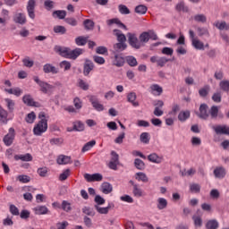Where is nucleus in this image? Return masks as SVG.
<instances>
[{
  "label": "nucleus",
  "mask_w": 229,
  "mask_h": 229,
  "mask_svg": "<svg viewBox=\"0 0 229 229\" xmlns=\"http://www.w3.org/2000/svg\"><path fill=\"white\" fill-rule=\"evenodd\" d=\"M38 119H41L33 129V133L37 137H40L42 133H46L47 131V120L46 119V113L40 112L38 114Z\"/></svg>",
  "instance_id": "obj_1"
},
{
  "label": "nucleus",
  "mask_w": 229,
  "mask_h": 229,
  "mask_svg": "<svg viewBox=\"0 0 229 229\" xmlns=\"http://www.w3.org/2000/svg\"><path fill=\"white\" fill-rule=\"evenodd\" d=\"M139 40L141 44V47H145L146 44L149 42V40H158V36L155 33V30H149L148 31H143L139 36Z\"/></svg>",
  "instance_id": "obj_2"
},
{
  "label": "nucleus",
  "mask_w": 229,
  "mask_h": 229,
  "mask_svg": "<svg viewBox=\"0 0 229 229\" xmlns=\"http://www.w3.org/2000/svg\"><path fill=\"white\" fill-rule=\"evenodd\" d=\"M128 44L132 47V49H140L142 45L140 43V39L137 38V34L129 32L127 33Z\"/></svg>",
  "instance_id": "obj_3"
},
{
  "label": "nucleus",
  "mask_w": 229,
  "mask_h": 229,
  "mask_svg": "<svg viewBox=\"0 0 229 229\" xmlns=\"http://www.w3.org/2000/svg\"><path fill=\"white\" fill-rule=\"evenodd\" d=\"M13 140H15V129L11 127L9 132L4 137L3 142L5 146L10 147L13 144Z\"/></svg>",
  "instance_id": "obj_4"
},
{
  "label": "nucleus",
  "mask_w": 229,
  "mask_h": 229,
  "mask_svg": "<svg viewBox=\"0 0 229 229\" xmlns=\"http://www.w3.org/2000/svg\"><path fill=\"white\" fill-rule=\"evenodd\" d=\"M55 53H57L60 56L63 58H69L70 57V53H71V48L67 47H62V46H55L54 47Z\"/></svg>",
  "instance_id": "obj_5"
},
{
  "label": "nucleus",
  "mask_w": 229,
  "mask_h": 229,
  "mask_svg": "<svg viewBox=\"0 0 229 229\" xmlns=\"http://www.w3.org/2000/svg\"><path fill=\"white\" fill-rule=\"evenodd\" d=\"M96 67L94 65V62L92 60L86 58L84 59V64H83V75L84 76H89L90 72H92V70Z\"/></svg>",
  "instance_id": "obj_6"
},
{
  "label": "nucleus",
  "mask_w": 229,
  "mask_h": 229,
  "mask_svg": "<svg viewBox=\"0 0 229 229\" xmlns=\"http://www.w3.org/2000/svg\"><path fill=\"white\" fill-rule=\"evenodd\" d=\"M197 115L199 117V119L207 121V119L209 117L208 106L207 104H201L199 106V113H197Z\"/></svg>",
  "instance_id": "obj_7"
},
{
  "label": "nucleus",
  "mask_w": 229,
  "mask_h": 229,
  "mask_svg": "<svg viewBox=\"0 0 229 229\" xmlns=\"http://www.w3.org/2000/svg\"><path fill=\"white\" fill-rule=\"evenodd\" d=\"M89 102L91 103L93 108L97 110V112H103V110H105V106L103 104L99 103V100L96 96H90Z\"/></svg>",
  "instance_id": "obj_8"
},
{
  "label": "nucleus",
  "mask_w": 229,
  "mask_h": 229,
  "mask_svg": "<svg viewBox=\"0 0 229 229\" xmlns=\"http://www.w3.org/2000/svg\"><path fill=\"white\" fill-rule=\"evenodd\" d=\"M35 6H37V2L35 0H29L27 4V12L30 19H35Z\"/></svg>",
  "instance_id": "obj_9"
},
{
  "label": "nucleus",
  "mask_w": 229,
  "mask_h": 229,
  "mask_svg": "<svg viewBox=\"0 0 229 229\" xmlns=\"http://www.w3.org/2000/svg\"><path fill=\"white\" fill-rule=\"evenodd\" d=\"M114 55V61H113V64L115 65V67H123L126 62V59H124V57H123L122 55H119L118 53L113 52Z\"/></svg>",
  "instance_id": "obj_10"
},
{
  "label": "nucleus",
  "mask_w": 229,
  "mask_h": 229,
  "mask_svg": "<svg viewBox=\"0 0 229 229\" xmlns=\"http://www.w3.org/2000/svg\"><path fill=\"white\" fill-rule=\"evenodd\" d=\"M22 101L25 105H27V106H35L36 108H38V106H40V104H38V102H35V100H33L31 95L23 96Z\"/></svg>",
  "instance_id": "obj_11"
},
{
  "label": "nucleus",
  "mask_w": 229,
  "mask_h": 229,
  "mask_svg": "<svg viewBox=\"0 0 229 229\" xmlns=\"http://www.w3.org/2000/svg\"><path fill=\"white\" fill-rule=\"evenodd\" d=\"M213 174L215 178H218L219 180H222V178H225L226 176V169L223 166L216 167L213 171Z\"/></svg>",
  "instance_id": "obj_12"
},
{
  "label": "nucleus",
  "mask_w": 229,
  "mask_h": 229,
  "mask_svg": "<svg viewBox=\"0 0 229 229\" xmlns=\"http://www.w3.org/2000/svg\"><path fill=\"white\" fill-rule=\"evenodd\" d=\"M214 131L216 135H229V127L226 125L213 127Z\"/></svg>",
  "instance_id": "obj_13"
},
{
  "label": "nucleus",
  "mask_w": 229,
  "mask_h": 229,
  "mask_svg": "<svg viewBox=\"0 0 229 229\" xmlns=\"http://www.w3.org/2000/svg\"><path fill=\"white\" fill-rule=\"evenodd\" d=\"M14 160H21V162H31L33 161V156H31L30 153L15 155Z\"/></svg>",
  "instance_id": "obj_14"
},
{
  "label": "nucleus",
  "mask_w": 229,
  "mask_h": 229,
  "mask_svg": "<svg viewBox=\"0 0 229 229\" xmlns=\"http://www.w3.org/2000/svg\"><path fill=\"white\" fill-rule=\"evenodd\" d=\"M13 22H15V24H21V26L24 25V23L26 22V15L21 13H16L13 16Z\"/></svg>",
  "instance_id": "obj_15"
},
{
  "label": "nucleus",
  "mask_w": 229,
  "mask_h": 229,
  "mask_svg": "<svg viewBox=\"0 0 229 229\" xmlns=\"http://www.w3.org/2000/svg\"><path fill=\"white\" fill-rule=\"evenodd\" d=\"M113 32L118 42L126 44V36L120 30L114 29Z\"/></svg>",
  "instance_id": "obj_16"
},
{
  "label": "nucleus",
  "mask_w": 229,
  "mask_h": 229,
  "mask_svg": "<svg viewBox=\"0 0 229 229\" xmlns=\"http://www.w3.org/2000/svg\"><path fill=\"white\" fill-rule=\"evenodd\" d=\"M33 210L37 216H46L49 213V209L46 206H38Z\"/></svg>",
  "instance_id": "obj_17"
},
{
  "label": "nucleus",
  "mask_w": 229,
  "mask_h": 229,
  "mask_svg": "<svg viewBox=\"0 0 229 229\" xmlns=\"http://www.w3.org/2000/svg\"><path fill=\"white\" fill-rule=\"evenodd\" d=\"M127 101L131 103L132 106H139L140 104L137 102V94L135 92H130L127 95Z\"/></svg>",
  "instance_id": "obj_18"
},
{
  "label": "nucleus",
  "mask_w": 229,
  "mask_h": 229,
  "mask_svg": "<svg viewBox=\"0 0 229 229\" xmlns=\"http://www.w3.org/2000/svg\"><path fill=\"white\" fill-rule=\"evenodd\" d=\"M100 191L103 192V194H110L112 191H114V187L110 182H103L100 186Z\"/></svg>",
  "instance_id": "obj_19"
},
{
  "label": "nucleus",
  "mask_w": 229,
  "mask_h": 229,
  "mask_svg": "<svg viewBox=\"0 0 229 229\" xmlns=\"http://www.w3.org/2000/svg\"><path fill=\"white\" fill-rule=\"evenodd\" d=\"M43 71L46 74H49V72H52V74H58V69L51 64H45L43 66Z\"/></svg>",
  "instance_id": "obj_20"
},
{
  "label": "nucleus",
  "mask_w": 229,
  "mask_h": 229,
  "mask_svg": "<svg viewBox=\"0 0 229 229\" xmlns=\"http://www.w3.org/2000/svg\"><path fill=\"white\" fill-rule=\"evenodd\" d=\"M84 50L82 48H75L73 50L70 49V60H76L78 56L83 55Z\"/></svg>",
  "instance_id": "obj_21"
},
{
  "label": "nucleus",
  "mask_w": 229,
  "mask_h": 229,
  "mask_svg": "<svg viewBox=\"0 0 229 229\" xmlns=\"http://www.w3.org/2000/svg\"><path fill=\"white\" fill-rule=\"evenodd\" d=\"M57 164H59V165H67V164H72V162L71 161V157L69 156H64V155H60L56 160Z\"/></svg>",
  "instance_id": "obj_22"
},
{
  "label": "nucleus",
  "mask_w": 229,
  "mask_h": 229,
  "mask_svg": "<svg viewBox=\"0 0 229 229\" xmlns=\"http://www.w3.org/2000/svg\"><path fill=\"white\" fill-rule=\"evenodd\" d=\"M112 24H117L119 28H123V30H128L126 25H124V23H123L122 21L117 18H114L107 21V26H112Z\"/></svg>",
  "instance_id": "obj_23"
},
{
  "label": "nucleus",
  "mask_w": 229,
  "mask_h": 229,
  "mask_svg": "<svg viewBox=\"0 0 229 229\" xmlns=\"http://www.w3.org/2000/svg\"><path fill=\"white\" fill-rule=\"evenodd\" d=\"M39 87H40V90L41 92H43V94H47L48 90H52V89H55V87L47 82L45 81H41L39 82Z\"/></svg>",
  "instance_id": "obj_24"
},
{
  "label": "nucleus",
  "mask_w": 229,
  "mask_h": 229,
  "mask_svg": "<svg viewBox=\"0 0 229 229\" xmlns=\"http://www.w3.org/2000/svg\"><path fill=\"white\" fill-rule=\"evenodd\" d=\"M0 121L3 124L8 123V112L0 106Z\"/></svg>",
  "instance_id": "obj_25"
},
{
  "label": "nucleus",
  "mask_w": 229,
  "mask_h": 229,
  "mask_svg": "<svg viewBox=\"0 0 229 229\" xmlns=\"http://www.w3.org/2000/svg\"><path fill=\"white\" fill-rule=\"evenodd\" d=\"M126 47H128V45H126V43H115L114 45V51L113 53H121V51H124L126 49Z\"/></svg>",
  "instance_id": "obj_26"
},
{
  "label": "nucleus",
  "mask_w": 229,
  "mask_h": 229,
  "mask_svg": "<svg viewBox=\"0 0 229 229\" xmlns=\"http://www.w3.org/2000/svg\"><path fill=\"white\" fill-rule=\"evenodd\" d=\"M134 167H136V169L139 171H144V169H146V163H144V161H142L140 158H135Z\"/></svg>",
  "instance_id": "obj_27"
},
{
  "label": "nucleus",
  "mask_w": 229,
  "mask_h": 229,
  "mask_svg": "<svg viewBox=\"0 0 229 229\" xmlns=\"http://www.w3.org/2000/svg\"><path fill=\"white\" fill-rule=\"evenodd\" d=\"M150 91L152 94H157V96H161L164 89L158 84H152L150 86Z\"/></svg>",
  "instance_id": "obj_28"
},
{
  "label": "nucleus",
  "mask_w": 229,
  "mask_h": 229,
  "mask_svg": "<svg viewBox=\"0 0 229 229\" xmlns=\"http://www.w3.org/2000/svg\"><path fill=\"white\" fill-rule=\"evenodd\" d=\"M134 12L139 15H146V13H148V6L144 4H140L135 7Z\"/></svg>",
  "instance_id": "obj_29"
},
{
  "label": "nucleus",
  "mask_w": 229,
  "mask_h": 229,
  "mask_svg": "<svg viewBox=\"0 0 229 229\" xmlns=\"http://www.w3.org/2000/svg\"><path fill=\"white\" fill-rule=\"evenodd\" d=\"M148 160L149 162H153V164H161L162 163V157H158L157 153H152L148 156Z\"/></svg>",
  "instance_id": "obj_30"
},
{
  "label": "nucleus",
  "mask_w": 229,
  "mask_h": 229,
  "mask_svg": "<svg viewBox=\"0 0 229 229\" xmlns=\"http://www.w3.org/2000/svg\"><path fill=\"white\" fill-rule=\"evenodd\" d=\"M189 117H191V111L186 110V111H182L179 114H178V119L181 123H185V121L187 119H189Z\"/></svg>",
  "instance_id": "obj_31"
},
{
  "label": "nucleus",
  "mask_w": 229,
  "mask_h": 229,
  "mask_svg": "<svg viewBox=\"0 0 229 229\" xmlns=\"http://www.w3.org/2000/svg\"><path fill=\"white\" fill-rule=\"evenodd\" d=\"M125 60L130 67H137V65L139 64V63L137 62V58H135V56L133 55L126 56Z\"/></svg>",
  "instance_id": "obj_32"
},
{
  "label": "nucleus",
  "mask_w": 229,
  "mask_h": 229,
  "mask_svg": "<svg viewBox=\"0 0 229 229\" xmlns=\"http://www.w3.org/2000/svg\"><path fill=\"white\" fill-rule=\"evenodd\" d=\"M53 17H56L57 19L64 20L67 16V12L64 10L54 11L52 13Z\"/></svg>",
  "instance_id": "obj_33"
},
{
  "label": "nucleus",
  "mask_w": 229,
  "mask_h": 229,
  "mask_svg": "<svg viewBox=\"0 0 229 229\" xmlns=\"http://www.w3.org/2000/svg\"><path fill=\"white\" fill-rule=\"evenodd\" d=\"M135 178L138 180V182H143L144 183H148V182H149L148 175H146V174H144L143 172L136 173Z\"/></svg>",
  "instance_id": "obj_34"
},
{
  "label": "nucleus",
  "mask_w": 229,
  "mask_h": 229,
  "mask_svg": "<svg viewBox=\"0 0 229 229\" xmlns=\"http://www.w3.org/2000/svg\"><path fill=\"white\" fill-rule=\"evenodd\" d=\"M96 146V140H90L87 142L81 148L82 153H86V151H90L92 147Z\"/></svg>",
  "instance_id": "obj_35"
},
{
  "label": "nucleus",
  "mask_w": 229,
  "mask_h": 229,
  "mask_svg": "<svg viewBox=\"0 0 229 229\" xmlns=\"http://www.w3.org/2000/svg\"><path fill=\"white\" fill-rule=\"evenodd\" d=\"M54 33L57 35H65L67 33V29L62 25H56L54 27Z\"/></svg>",
  "instance_id": "obj_36"
},
{
  "label": "nucleus",
  "mask_w": 229,
  "mask_h": 229,
  "mask_svg": "<svg viewBox=\"0 0 229 229\" xmlns=\"http://www.w3.org/2000/svg\"><path fill=\"white\" fill-rule=\"evenodd\" d=\"M83 26H84L85 30H87L88 31H90V30H94L95 23L92 20L86 19L83 21Z\"/></svg>",
  "instance_id": "obj_37"
},
{
  "label": "nucleus",
  "mask_w": 229,
  "mask_h": 229,
  "mask_svg": "<svg viewBox=\"0 0 229 229\" xmlns=\"http://www.w3.org/2000/svg\"><path fill=\"white\" fill-rule=\"evenodd\" d=\"M167 208V199L164 198L157 199V208L158 210H164Z\"/></svg>",
  "instance_id": "obj_38"
},
{
  "label": "nucleus",
  "mask_w": 229,
  "mask_h": 229,
  "mask_svg": "<svg viewBox=\"0 0 229 229\" xmlns=\"http://www.w3.org/2000/svg\"><path fill=\"white\" fill-rule=\"evenodd\" d=\"M175 10H177V12H184L187 13L189 12V7L185 5V2H180L176 4Z\"/></svg>",
  "instance_id": "obj_39"
},
{
  "label": "nucleus",
  "mask_w": 229,
  "mask_h": 229,
  "mask_svg": "<svg viewBox=\"0 0 229 229\" xmlns=\"http://www.w3.org/2000/svg\"><path fill=\"white\" fill-rule=\"evenodd\" d=\"M82 213L91 217H94V216H96V211H94V208L87 206L82 208Z\"/></svg>",
  "instance_id": "obj_40"
},
{
  "label": "nucleus",
  "mask_w": 229,
  "mask_h": 229,
  "mask_svg": "<svg viewBox=\"0 0 229 229\" xmlns=\"http://www.w3.org/2000/svg\"><path fill=\"white\" fill-rule=\"evenodd\" d=\"M94 208L97 209V212H98V214H108L110 208H112V206L109 204L107 207L106 208H101L98 205L94 206Z\"/></svg>",
  "instance_id": "obj_41"
},
{
  "label": "nucleus",
  "mask_w": 229,
  "mask_h": 229,
  "mask_svg": "<svg viewBox=\"0 0 229 229\" xmlns=\"http://www.w3.org/2000/svg\"><path fill=\"white\" fill-rule=\"evenodd\" d=\"M206 228L207 229H216V228H219V223L216 219L209 220L207 223V225H206Z\"/></svg>",
  "instance_id": "obj_42"
},
{
  "label": "nucleus",
  "mask_w": 229,
  "mask_h": 229,
  "mask_svg": "<svg viewBox=\"0 0 229 229\" xmlns=\"http://www.w3.org/2000/svg\"><path fill=\"white\" fill-rule=\"evenodd\" d=\"M217 114H219V108L217 107V106H211L209 110V115L211 119H217Z\"/></svg>",
  "instance_id": "obj_43"
},
{
  "label": "nucleus",
  "mask_w": 229,
  "mask_h": 229,
  "mask_svg": "<svg viewBox=\"0 0 229 229\" xmlns=\"http://www.w3.org/2000/svg\"><path fill=\"white\" fill-rule=\"evenodd\" d=\"M192 46L193 47H195V49H199V50H205V45L203 44V42H201L199 39H193L192 40Z\"/></svg>",
  "instance_id": "obj_44"
},
{
  "label": "nucleus",
  "mask_w": 229,
  "mask_h": 229,
  "mask_svg": "<svg viewBox=\"0 0 229 229\" xmlns=\"http://www.w3.org/2000/svg\"><path fill=\"white\" fill-rule=\"evenodd\" d=\"M36 119H37V114H35V112H31L27 114L25 121L26 123H29V124H33Z\"/></svg>",
  "instance_id": "obj_45"
},
{
  "label": "nucleus",
  "mask_w": 229,
  "mask_h": 229,
  "mask_svg": "<svg viewBox=\"0 0 229 229\" xmlns=\"http://www.w3.org/2000/svg\"><path fill=\"white\" fill-rule=\"evenodd\" d=\"M210 90V86L206 85L204 88H201L199 90V94L200 96V98H207V96H208V91Z\"/></svg>",
  "instance_id": "obj_46"
},
{
  "label": "nucleus",
  "mask_w": 229,
  "mask_h": 229,
  "mask_svg": "<svg viewBox=\"0 0 229 229\" xmlns=\"http://www.w3.org/2000/svg\"><path fill=\"white\" fill-rule=\"evenodd\" d=\"M88 39L89 38L83 36L78 37L75 38V44H77L78 46H86Z\"/></svg>",
  "instance_id": "obj_47"
},
{
  "label": "nucleus",
  "mask_w": 229,
  "mask_h": 229,
  "mask_svg": "<svg viewBox=\"0 0 229 229\" xmlns=\"http://www.w3.org/2000/svg\"><path fill=\"white\" fill-rule=\"evenodd\" d=\"M69 176H71V169L67 168L64 171V173L59 175V180L60 182H65V180L69 178Z\"/></svg>",
  "instance_id": "obj_48"
},
{
  "label": "nucleus",
  "mask_w": 229,
  "mask_h": 229,
  "mask_svg": "<svg viewBox=\"0 0 229 229\" xmlns=\"http://www.w3.org/2000/svg\"><path fill=\"white\" fill-rule=\"evenodd\" d=\"M140 140L143 144H149V133L148 132H142L140 136Z\"/></svg>",
  "instance_id": "obj_49"
},
{
  "label": "nucleus",
  "mask_w": 229,
  "mask_h": 229,
  "mask_svg": "<svg viewBox=\"0 0 229 229\" xmlns=\"http://www.w3.org/2000/svg\"><path fill=\"white\" fill-rule=\"evenodd\" d=\"M17 180L21 182V183H30L31 182V177L26 174L18 175Z\"/></svg>",
  "instance_id": "obj_50"
},
{
  "label": "nucleus",
  "mask_w": 229,
  "mask_h": 229,
  "mask_svg": "<svg viewBox=\"0 0 229 229\" xmlns=\"http://www.w3.org/2000/svg\"><path fill=\"white\" fill-rule=\"evenodd\" d=\"M4 101L7 103L9 112H13V110H15V102L11 98H5Z\"/></svg>",
  "instance_id": "obj_51"
},
{
  "label": "nucleus",
  "mask_w": 229,
  "mask_h": 229,
  "mask_svg": "<svg viewBox=\"0 0 229 229\" xmlns=\"http://www.w3.org/2000/svg\"><path fill=\"white\" fill-rule=\"evenodd\" d=\"M118 10L122 15H130L131 13L130 9L124 4L118 5Z\"/></svg>",
  "instance_id": "obj_52"
},
{
  "label": "nucleus",
  "mask_w": 229,
  "mask_h": 229,
  "mask_svg": "<svg viewBox=\"0 0 229 229\" xmlns=\"http://www.w3.org/2000/svg\"><path fill=\"white\" fill-rule=\"evenodd\" d=\"M193 19L196 22H202V24L207 22V16L205 14H196Z\"/></svg>",
  "instance_id": "obj_53"
},
{
  "label": "nucleus",
  "mask_w": 229,
  "mask_h": 229,
  "mask_svg": "<svg viewBox=\"0 0 229 229\" xmlns=\"http://www.w3.org/2000/svg\"><path fill=\"white\" fill-rule=\"evenodd\" d=\"M132 194L135 196V198H142V190L139 188V185H134Z\"/></svg>",
  "instance_id": "obj_54"
},
{
  "label": "nucleus",
  "mask_w": 229,
  "mask_h": 229,
  "mask_svg": "<svg viewBox=\"0 0 229 229\" xmlns=\"http://www.w3.org/2000/svg\"><path fill=\"white\" fill-rule=\"evenodd\" d=\"M219 87L224 92H229V81H222L219 82Z\"/></svg>",
  "instance_id": "obj_55"
},
{
  "label": "nucleus",
  "mask_w": 229,
  "mask_h": 229,
  "mask_svg": "<svg viewBox=\"0 0 229 229\" xmlns=\"http://www.w3.org/2000/svg\"><path fill=\"white\" fill-rule=\"evenodd\" d=\"M72 130H75V131H83L85 130V124L81 122L73 123Z\"/></svg>",
  "instance_id": "obj_56"
},
{
  "label": "nucleus",
  "mask_w": 229,
  "mask_h": 229,
  "mask_svg": "<svg viewBox=\"0 0 229 229\" xmlns=\"http://www.w3.org/2000/svg\"><path fill=\"white\" fill-rule=\"evenodd\" d=\"M78 87H80V89H81L82 90H89V83L85 82L83 79H79Z\"/></svg>",
  "instance_id": "obj_57"
},
{
  "label": "nucleus",
  "mask_w": 229,
  "mask_h": 229,
  "mask_svg": "<svg viewBox=\"0 0 229 229\" xmlns=\"http://www.w3.org/2000/svg\"><path fill=\"white\" fill-rule=\"evenodd\" d=\"M37 173L39 176H41V178H46L48 173L47 167H40L38 169Z\"/></svg>",
  "instance_id": "obj_58"
},
{
  "label": "nucleus",
  "mask_w": 229,
  "mask_h": 229,
  "mask_svg": "<svg viewBox=\"0 0 229 229\" xmlns=\"http://www.w3.org/2000/svg\"><path fill=\"white\" fill-rule=\"evenodd\" d=\"M62 208L64 210V212H71V210H72V208H71V203L67 200H64L62 202Z\"/></svg>",
  "instance_id": "obj_59"
},
{
  "label": "nucleus",
  "mask_w": 229,
  "mask_h": 229,
  "mask_svg": "<svg viewBox=\"0 0 229 229\" xmlns=\"http://www.w3.org/2000/svg\"><path fill=\"white\" fill-rule=\"evenodd\" d=\"M64 21L66 22V24H69V26H78V21L76 20V18H65Z\"/></svg>",
  "instance_id": "obj_60"
},
{
  "label": "nucleus",
  "mask_w": 229,
  "mask_h": 229,
  "mask_svg": "<svg viewBox=\"0 0 229 229\" xmlns=\"http://www.w3.org/2000/svg\"><path fill=\"white\" fill-rule=\"evenodd\" d=\"M59 67H61V69H64V71H69L71 70V62L63 61L60 63Z\"/></svg>",
  "instance_id": "obj_61"
},
{
  "label": "nucleus",
  "mask_w": 229,
  "mask_h": 229,
  "mask_svg": "<svg viewBox=\"0 0 229 229\" xmlns=\"http://www.w3.org/2000/svg\"><path fill=\"white\" fill-rule=\"evenodd\" d=\"M196 174V169L190 168L188 171L184 169V171L182 172V176H194Z\"/></svg>",
  "instance_id": "obj_62"
},
{
  "label": "nucleus",
  "mask_w": 229,
  "mask_h": 229,
  "mask_svg": "<svg viewBox=\"0 0 229 229\" xmlns=\"http://www.w3.org/2000/svg\"><path fill=\"white\" fill-rule=\"evenodd\" d=\"M94 201H95V203H97L96 205H98V207H99V205H105L106 200L103 197H101V195H96Z\"/></svg>",
  "instance_id": "obj_63"
},
{
  "label": "nucleus",
  "mask_w": 229,
  "mask_h": 229,
  "mask_svg": "<svg viewBox=\"0 0 229 229\" xmlns=\"http://www.w3.org/2000/svg\"><path fill=\"white\" fill-rule=\"evenodd\" d=\"M9 210L13 216H19L21 214L19 213V208L13 204L10 205Z\"/></svg>",
  "instance_id": "obj_64"
}]
</instances>
